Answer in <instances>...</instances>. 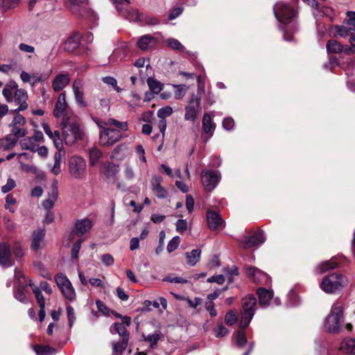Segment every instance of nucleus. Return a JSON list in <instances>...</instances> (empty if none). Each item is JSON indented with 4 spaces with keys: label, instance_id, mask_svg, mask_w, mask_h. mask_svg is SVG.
<instances>
[{
    "label": "nucleus",
    "instance_id": "nucleus-32",
    "mask_svg": "<svg viewBox=\"0 0 355 355\" xmlns=\"http://www.w3.org/2000/svg\"><path fill=\"white\" fill-rule=\"evenodd\" d=\"M44 237V232L42 230H38L33 232L32 239V248L37 250L41 245V243Z\"/></svg>",
    "mask_w": 355,
    "mask_h": 355
},
{
    "label": "nucleus",
    "instance_id": "nucleus-13",
    "mask_svg": "<svg viewBox=\"0 0 355 355\" xmlns=\"http://www.w3.org/2000/svg\"><path fill=\"white\" fill-rule=\"evenodd\" d=\"M162 178L158 175H153L150 180V187L153 193L159 198H166L167 191L161 185Z\"/></svg>",
    "mask_w": 355,
    "mask_h": 355
},
{
    "label": "nucleus",
    "instance_id": "nucleus-37",
    "mask_svg": "<svg viewBox=\"0 0 355 355\" xmlns=\"http://www.w3.org/2000/svg\"><path fill=\"white\" fill-rule=\"evenodd\" d=\"M327 50L329 53H342L343 45L335 40H330L327 43Z\"/></svg>",
    "mask_w": 355,
    "mask_h": 355
},
{
    "label": "nucleus",
    "instance_id": "nucleus-60",
    "mask_svg": "<svg viewBox=\"0 0 355 355\" xmlns=\"http://www.w3.org/2000/svg\"><path fill=\"white\" fill-rule=\"evenodd\" d=\"M214 332L216 337H223L227 334L228 330L222 324H219L214 328Z\"/></svg>",
    "mask_w": 355,
    "mask_h": 355
},
{
    "label": "nucleus",
    "instance_id": "nucleus-1",
    "mask_svg": "<svg viewBox=\"0 0 355 355\" xmlns=\"http://www.w3.org/2000/svg\"><path fill=\"white\" fill-rule=\"evenodd\" d=\"M344 302L338 300L331 306L328 315L326 317L324 327L330 333H338L344 323Z\"/></svg>",
    "mask_w": 355,
    "mask_h": 355
},
{
    "label": "nucleus",
    "instance_id": "nucleus-36",
    "mask_svg": "<svg viewBox=\"0 0 355 355\" xmlns=\"http://www.w3.org/2000/svg\"><path fill=\"white\" fill-rule=\"evenodd\" d=\"M17 138H14L11 135H8L4 138L0 139V148L8 150L12 148L16 144Z\"/></svg>",
    "mask_w": 355,
    "mask_h": 355
},
{
    "label": "nucleus",
    "instance_id": "nucleus-39",
    "mask_svg": "<svg viewBox=\"0 0 355 355\" xmlns=\"http://www.w3.org/2000/svg\"><path fill=\"white\" fill-rule=\"evenodd\" d=\"M19 144L22 149L29 150L32 152H36V143L33 141V139L27 137L21 139Z\"/></svg>",
    "mask_w": 355,
    "mask_h": 355
},
{
    "label": "nucleus",
    "instance_id": "nucleus-20",
    "mask_svg": "<svg viewBox=\"0 0 355 355\" xmlns=\"http://www.w3.org/2000/svg\"><path fill=\"white\" fill-rule=\"evenodd\" d=\"M72 89L76 103L83 107H86L87 103L83 98L82 81L78 79L75 80L72 85Z\"/></svg>",
    "mask_w": 355,
    "mask_h": 355
},
{
    "label": "nucleus",
    "instance_id": "nucleus-49",
    "mask_svg": "<svg viewBox=\"0 0 355 355\" xmlns=\"http://www.w3.org/2000/svg\"><path fill=\"white\" fill-rule=\"evenodd\" d=\"M10 126L12 128L10 135L12 136H13L14 138H17V140H18V139L19 137H24L27 133V131L26 129L21 128L19 125H10Z\"/></svg>",
    "mask_w": 355,
    "mask_h": 355
},
{
    "label": "nucleus",
    "instance_id": "nucleus-44",
    "mask_svg": "<svg viewBox=\"0 0 355 355\" xmlns=\"http://www.w3.org/2000/svg\"><path fill=\"white\" fill-rule=\"evenodd\" d=\"M147 83L150 91L155 94H159L162 89V84L153 78H148Z\"/></svg>",
    "mask_w": 355,
    "mask_h": 355
},
{
    "label": "nucleus",
    "instance_id": "nucleus-45",
    "mask_svg": "<svg viewBox=\"0 0 355 355\" xmlns=\"http://www.w3.org/2000/svg\"><path fill=\"white\" fill-rule=\"evenodd\" d=\"M20 78L24 83H30L33 86L36 83L41 80L40 76H31L28 73L25 71H22L20 74Z\"/></svg>",
    "mask_w": 355,
    "mask_h": 355
},
{
    "label": "nucleus",
    "instance_id": "nucleus-2",
    "mask_svg": "<svg viewBox=\"0 0 355 355\" xmlns=\"http://www.w3.org/2000/svg\"><path fill=\"white\" fill-rule=\"evenodd\" d=\"M63 139L67 145H72L83 139L84 132L76 117H66L61 121Z\"/></svg>",
    "mask_w": 355,
    "mask_h": 355
},
{
    "label": "nucleus",
    "instance_id": "nucleus-35",
    "mask_svg": "<svg viewBox=\"0 0 355 355\" xmlns=\"http://www.w3.org/2000/svg\"><path fill=\"white\" fill-rule=\"evenodd\" d=\"M339 263L336 261L335 259H332L329 261H324L320 263L317 268L318 270V273H323L329 269H333L336 267H338Z\"/></svg>",
    "mask_w": 355,
    "mask_h": 355
},
{
    "label": "nucleus",
    "instance_id": "nucleus-40",
    "mask_svg": "<svg viewBox=\"0 0 355 355\" xmlns=\"http://www.w3.org/2000/svg\"><path fill=\"white\" fill-rule=\"evenodd\" d=\"M34 350L37 355H53L56 353V350L47 345L35 346Z\"/></svg>",
    "mask_w": 355,
    "mask_h": 355
},
{
    "label": "nucleus",
    "instance_id": "nucleus-58",
    "mask_svg": "<svg viewBox=\"0 0 355 355\" xmlns=\"http://www.w3.org/2000/svg\"><path fill=\"white\" fill-rule=\"evenodd\" d=\"M180 243V239L179 236H174L168 243L167 245V251L168 252H172L175 250L179 246Z\"/></svg>",
    "mask_w": 355,
    "mask_h": 355
},
{
    "label": "nucleus",
    "instance_id": "nucleus-56",
    "mask_svg": "<svg viewBox=\"0 0 355 355\" xmlns=\"http://www.w3.org/2000/svg\"><path fill=\"white\" fill-rule=\"evenodd\" d=\"M173 114V108L170 106H165L157 111V116L159 119H166V117Z\"/></svg>",
    "mask_w": 355,
    "mask_h": 355
},
{
    "label": "nucleus",
    "instance_id": "nucleus-52",
    "mask_svg": "<svg viewBox=\"0 0 355 355\" xmlns=\"http://www.w3.org/2000/svg\"><path fill=\"white\" fill-rule=\"evenodd\" d=\"M25 286H19L14 291L15 297L21 302L25 303L27 300L25 293Z\"/></svg>",
    "mask_w": 355,
    "mask_h": 355
},
{
    "label": "nucleus",
    "instance_id": "nucleus-41",
    "mask_svg": "<svg viewBox=\"0 0 355 355\" xmlns=\"http://www.w3.org/2000/svg\"><path fill=\"white\" fill-rule=\"evenodd\" d=\"M60 291L64 297L67 300H73L75 299L76 292L71 282H69V285L62 287Z\"/></svg>",
    "mask_w": 355,
    "mask_h": 355
},
{
    "label": "nucleus",
    "instance_id": "nucleus-42",
    "mask_svg": "<svg viewBox=\"0 0 355 355\" xmlns=\"http://www.w3.org/2000/svg\"><path fill=\"white\" fill-rule=\"evenodd\" d=\"M89 155L90 165L94 166L98 162L100 158L102 156V153L99 149L96 148H92L89 150Z\"/></svg>",
    "mask_w": 355,
    "mask_h": 355
},
{
    "label": "nucleus",
    "instance_id": "nucleus-5",
    "mask_svg": "<svg viewBox=\"0 0 355 355\" xmlns=\"http://www.w3.org/2000/svg\"><path fill=\"white\" fill-rule=\"evenodd\" d=\"M69 173L74 179L83 180L86 178L87 164L80 156H73L68 162Z\"/></svg>",
    "mask_w": 355,
    "mask_h": 355
},
{
    "label": "nucleus",
    "instance_id": "nucleus-26",
    "mask_svg": "<svg viewBox=\"0 0 355 355\" xmlns=\"http://www.w3.org/2000/svg\"><path fill=\"white\" fill-rule=\"evenodd\" d=\"M157 40L150 35H144L137 42L138 46L143 51L148 50L155 46Z\"/></svg>",
    "mask_w": 355,
    "mask_h": 355
},
{
    "label": "nucleus",
    "instance_id": "nucleus-18",
    "mask_svg": "<svg viewBox=\"0 0 355 355\" xmlns=\"http://www.w3.org/2000/svg\"><path fill=\"white\" fill-rule=\"evenodd\" d=\"M10 249L6 243H0V265L7 268L12 265Z\"/></svg>",
    "mask_w": 355,
    "mask_h": 355
},
{
    "label": "nucleus",
    "instance_id": "nucleus-61",
    "mask_svg": "<svg viewBox=\"0 0 355 355\" xmlns=\"http://www.w3.org/2000/svg\"><path fill=\"white\" fill-rule=\"evenodd\" d=\"M135 152H136V154H137L139 161L141 162L142 163H146V158L145 156V150H144V147L142 146V145H141V144L137 145L135 147Z\"/></svg>",
    "mask_w": 355,
    "mask_h": 355
},
{
    "label": "nucleus",
    "instance_id": "nucleus-51",
    "mask_svg": "<svg viewBox=\"0 0 355 355\" xmlns=\"http://www.w3.org/2000/svg\"><path fill=\"white\" fill-rule=\"evenodd\" d=\"M236 345L239 347H243L247 343V337L243 330H239L236 334Z\"/></svg>",
    "mask_w": 355,
    "mask_h": 355
},
{
    "label": "nucleus",
    "instance_id": "nucleus-63",
    "mask_svg": "<svg viewBox=\"0 0 355 355\" xmlns=\"http://www.w3.org/2000/svg\"><path fill=\"white\" fill-rule=\"evenodd\" d=\"M123 173H124V175L127 180H131L135 177L134 170H133L132 167L128 164H125V168H124Z\"/></svg>",
    "mask_w": 355,
    "mask_h": 355
},
{
    "label": "nucleus",
    "instance_id": "nucleus-19",
    "mask_svg": "<svg viewBox=\"0 0 355 355\" xmlns=\"http://www.w3.org/2000/svg\"><path fill=\"white\" fill-rule=\"evenodd\" d=\"M207 220L209 228L211 230H217L223 225V220L215 211L209 210L207 212Z\"/></svg>",
    "mask_w": 355,
    "mask_h": 355
},
{
    "label": "nucleus",
    "instance_id": "nucleus-9",
    "mask_svg": "<svg viewBox=\"0 0 355 355\" xmlns=\"http://www.w3.org/2000/svg\"><path fill=\"white\" fill-rule=\"evenodd\" d=\"M200 101V96L193 95L189 105L185 107L184 119L186 121H194L197 119L198 114L201 112Z\"/></svg>",
    "mask_w": 355,
    "mask_h": 355
},
{
    "label": "nucleus",
    "instance_id": "nucleus-8",
    "mask_svg": "<svg viewBox=\"0 0 355 355\" xmlns=\"http://www.w3.org/2000/svg\"><path fill=\"white\" fill-rule=\"evenodd\" d=\"M118 12L129 21L139 19V13L136 10H128L126 8L130 3L129 0H111Z\"/></svg>",
    "mask_w": 355,
    "mask_h": 355
},
{
    "label": "nucleus",
    "instance_id": "nucleus-53",
    "mask_svg": "<svg viewBox=\"0 0 355 355\" xmlns=\"http://www.w3.org/2000/svg\"><path fill=\"white\" fill-rule=\"evenodd\" d=\"M238 317L235 311L231 310L227 312L225 316V322L228 325H233L236 323Z\"/></svg>",
    "mask_w": 355,
    "mask_h": 355
},
{
    "label": "nucleus",
    "instance_id": "nucleus-22",
    "mask_svg": "<svg viewBox=\"0 0 355 355\" xmlns=\"http://www.w3.org/2000/svg\"><path fill=\"white\" fill-rule=\"evenodd\" d=\"M119 166L114 163H105L101 168V173L105 178H113L119 173Z\"/></svg>",
    "mask_w": 355,
    "mask_h": 355
},
{
    "label": "nucleus",
    "instance_id": "nucleus-6",
    "mask_svg": "<svg viewBox=\"0 0 355 355\" xmlns=\"http://www.w3.org/2000/svg\"><path fill=\"white\" fill-rule=\"evenodd\" d=\"M220 179V173L218 171L205 169L200 174L202 188L207 192L212 191L217 187Z\"/></svg>",
    "mask_w": 355,
    "mask_h": 355
},
{
    "label": "nucleus",
    "instance_id": "nucleus-17",
    "mask_svg": "<svg viewBox=\"0 0 355 355\" xmlns=\"http://www.w3.org/2000/svg\"><path fill=\"white\" fill-rule=\"evenodd\" d=\"M70 82L68 73H60L57 75L52 83V87L55 92H58L67 87Z\"/></svg>",
    "mask_w": 355,
    "mask_h": 355
},
{
    "label": "nucleus",
    "instance_id": "nucleus-46",
    "mask_svg": "<svg viewBox=\"0 0 355 355\" xmlns=\"http://www.w3.org/2000/svg\"><path fill=\"white\" fill-rule=\"evenodd\" d=\"M58 196L56 193H49V198L44 200L42 203L43 207L46 211H50L54 206L55 202L57 200Z\"/></svg>",
    "mask_w": 355,
    "mask_h": 355
},
{
    "label": "nucleus",
    "instance_id": "nucleus-62",
    "mask_svg": "<svg viewBox=\"0 0 355 355\" xmlns=\"http://www.w3.org/2000/svg\"><path fill=\"white\" fill-rule=\"evenodd\" d=\"M348 19L344 21V23L347 24L349 26H353L352 29L355 31V12L354 11H347L346 13Z\"/></svg>",
    "mask_w": 355,
    "mask_h": 355
},
{
    "label": "nucleus",
    "instance_id": "nucleus-27",
    "mask_svg": "<svg viewBox=\"0 0 355 355\" xmlns=\"http://www.w3.org/2000/svg\"><path fill=\"white\" fill-rule=\"evenodd\" d=\"M340 349L345 354H355V338H345L340 343Z\"/></svg>",
    "mask_w": 355,
    "mask_h": 355
},
{
    "label": "nucleus",
    "instance_id": "nucleus-4",
    "mask_svg": "<svg viewBox=\"0 0 355 355\" xmlns=\"http://www.w3.org/2000/svg\"><path fill=\"white\" fill-rule=\"evenodd\" d=\"M256 307L257 299L254 295H249L243 298L239 322L241 329H245L250 324L254 315Z\"/></svg>",
    "mask_w": 355,
    "mask_h": 355
},
{
    "label": "nucleus",
    "instance_id": "nucleus-23",
    "mask_svg": "<svg viewBox=\"0 0 355 355\" xmlns=\"http://www.w3.org/2000/svg\"><path fill=\"white\" fill-rule=\"evenodd\" d=\"M92 227V221L88 218L76 220L75 223V231L78 236H83Z\"/></svg>",
    "mask_w": 355,
    "mask_h": 355
},
{
    "label": "nucleus",
    "instance_id": "nucleus-33",
    "mask_svg": "<svg viewBox=\"0 0 355 355\" xmlns=\"http://www.w3.org/2000/svg\"><path fill=\"white\" fill-rule=\"evenodd\" d=\"M114 329L112 327H110V332L114 334V332L117 333L120 336L123 338H127V340H129V333L124 324H120L119 322H115L113 324Z\"/></svg>",
    "mask_w": 355,
    "mask_h": 355
},
{
    "label": "nucleus",
    "instance_id": "nucleus-7",
    "mask_svg": "<svg viewBox=\"0 0 355 355\" xmlns=\"http://www.w3.org/2000/svg\"><path fill=\"white\" fill-rule=\"evenodd\" d=\"M276 19L282 24L288 23L295 15L293 8L288 3L278 2L273 7Z\"/></svg>",
    "mask_w": 355,
    "mask_h": 355
},
{
    "label": "nucleus",
    "instance_id": "nucleus-21",
    "mask_svg": "<svg viewBox=\"0 0 355 355\" xmlns=\"http://www.w3.org/2000/svg\"><path fill=\"white\" fill-rule=\"evenodd\" d=\"M42 126L45 133L53 141L56 149L62 148V140L60 138L59 131L55 130L53 132L51 128L46 123H44Z\"/></svg>",
    "mask_w": 355,
    "mask_h": 355
},
{
    "label": "nucleus",
    "instance_id": "nucleus-55",
    "mask_svg": "<svg viewBox=\"0 0 355 355\" xmlns=\"http://www.w3.org/2000/svg\"><path fill=\"white\" fill-rule=\"evenodd\" d=\"M55 281L60 289L63 286L69 285L70 282L67 276L62 273L58 274L57 275H55Z\"/></svg>",
    "mask_w": 355,
    "mask_h": 355
},
{
    "label": "nucleus",
    "instance_id": "nucleus-29",
    "mask_svg": "<svg viewBox=\"0 0 355 355\" xmlns=\"http://www.w3.org/2000/svg\"><path fill=\"white\" fill-rule=\"evenodd\" d=\"M58 151L54 155V164L51 168V172L57 175L61 173V160L64 155V151L61 149H57Z\"/></svg>",
    "mask_w": 355,
    "mask_h": 355
},
{
    "label": "nucleus",
    "instance_id": "nucleus-11",
    "mask_svg": "<svg viewBox=\"0 0 355 355\" xmlns=\"http://www.w3.org/2000/svg\"><path fill=\"white\" fill-rule=\"evenodd\" d=\"M264 241L265 238L263 232L259 230L251 236H245L240 245L243 248H250L263 243Z\"/></svg>",
    "mask_w": 355,
    "mask_h": 355
},
{
    "label": "nucleus",
    "instance_id": "nucleus-47",
    "mask_svg": "<svg viewBox=\"0 0 355 355\" xmlns=\"http://www.w3.org/2000/svg\"><path fill=\"white\" fill-rule=\"evenodd\" d=\"M175 88V96L177 99H182L189 89V87L186 85H173Z\"/></svg>",
    "mask_w": 355,
    "mask_h": 355
},
{
    "label": "nucleus",
    "instance_id": "nucleus-34",
    "mask_svg": "<svg viewBox=\"0 0 355 355\" xmlns=\"http://www.w3.org/2000/svg\"><path fill=\"white\" fill-rule=\"evenodd\" d=\"M17 89V85L15 83H10L6 85L3 89V95L6 98L7 102L10 103L12 101V97L15 94V90Z\"/></svg>",
    "mask_w": 355,
    "mask_h": 355
},
{
    "label": "nucleus",
    "instance_id": "nucleus-31",
    "mask_svg": "<svg viewBox=\"0 0 355 355\" xmlns=\"http://www.w3.org/2000/svg\"><path fill=\"white\" fill-rule=\"evenodd\" d=\"M28 285L31 287L39 306H45V300L42 294L40 288L33 283L32 280L28 281Z\"/></svg>",
    "mask_w": 355,
    "mask_h": 355
},
{
    "label": "nucleus",
    "instance_id": "nucleus-50",
    "mask_svg": "<svg viewBox=\"0 0 355 355\" xmlns=\"http://www.w3.org/2000/svg\"><path fill=\"white\" fill-rule=\"evenodd\" d=\"M130 99L129 100V101L128 103L129 107H130L131 108H134L135 109L136 107L141 106V97L139 96V94L132 92L130 95Z\"/></svg>",
    "mask_w": 355,
    "mask_h": 355
},
{
    "label": "nucleus",
    "instance_id": "nucleus-14",
    "mask_svg": "<svg viewBox=\"0 0 355 355\" xmlns=\"http://www.w3.org/2000/svg\"><path fill=\"white\" fill-rule=\"evenodd\" d=\"M246 272L254 282L260 284H268L270 282V279L267 274L255 267L246 268Z\"/></svg>",
    "mask_w": 355,
    "mask_h": 355
},
{
    "label": "nucleus",
    "instance_id": "nucleus-12",
    "mask_svg": "<svg viewBox=\"0 0 355 355\" xmlns=\"http://www.w3.org/2000/svg\"><path fill=\"white\" fill-rule=\"evenodd\" d=\"M67 103L66 101V96L64 93H61L59 94L55 109L53 110V115L55 118L60 119L62 117V120L64 116L70 117L67 112Z\"/></svg>",
    "mask_w": 355,
    "mask_h": 355
},
{
    "label": "nucleus",
    "instance_id": "nucleus-10",
    "mask_svg": "<svg viewBox=\"0 0 355 355\" xmlns=\"http://www.w3.org/2000/svg\"><path fill=\"white\" fill-rule=\"evenodd\" d=\"M122 135L121 131L112 128H106L103 131L100 132L99 140L103 146L113 145L119 141Z\"/></svg>",
    "mask_w": 355,
    "mask_h": 355
},
{
    "label": "nucleus",
    "instance_id": "nucleus-64",
    "mask_svg": "<svg viewBox=\"0 0 355 355\" xmlns=\"http://www.w3.org/2000/svg\"><path fill=\"white\" fill-rule=\"evenodd\" d=\"M26 123V119L25 118L19 114H16L14 118H13V120L12 121V123L10 124V125H19V126H23Z\"/></svg>",
    "mask_w": 355,
    "mask_h": 355
},
{
    "label": "nucleus",
    "instance_id": "nucleus-48",
    "mask_svg": "<svg viewBox=\"0 0 355 355\" xmlns=\"http://www.w3.org/2000/svg\"><path fill=\"white\" fill-rule=\"evenodd\" d=\"M107 124H108L109 127L114 126L119 130L120 131L123 130L125 131L128 130V124L126 122H120L114 119H108L107 120Z\"/></svg>",
    "mask_w": 355,
    "mask_h": 355
},
{
    "label": "nucleus",
    "instance_id": "nucleus-38",
    "mask_svg": "<svg viewBox=\"0 0 355 355\" xmlns=\"http://www.w3.org/2000/svg\"><path fill=\"white\" fill-rule=\"evenodd\" d=\"M128 343L127 338H123L121 342H114L112 343L113 353L115 355H121L126 349Z\"/></svg>",
    "mask_w": 355,
    "mask_h": 355
},
{
    "label": "nucleus",
    "instance_id": "nucleus-59",
    "mask_svg": "<svg viewBox=\"0 0 355 355\" xmlns=\"http://www.w3.org/2000/svg\"><path fill=\"white\" fill-rule=\"evenodd\" d=\"M83 242V239H80L78 240L72 246L71 248V257L74 259H77L78 257V252L80 251L81 244Z\"/></svg>",
    "mask_w": 355,
    "mask_h": 355
},
{
    "label": "nucleus",
    "instance_id": "nucleus-30",
    "mask_svg": "<svg viewBox=\"0 0 355 355\" xmlns=\"http://www.w3.org/2000/svg\"><path fill=\"white\" fill-rule=\"evenodd\" d=\"M201 250L200 249H195L190 252L185 254L187 258V263L191 266H195L200 260Z\"/></svg>",
    "mask_w": 355,
    "mask_h": 355
},
{
    "label": "nucleus",
    "instance_id": "nucleus-57",
    "mask_svg": "<svg viewBox=\"0 0 355 355\" xmlns=\"http://www.w3.org/2000/svg\"><path fill=\"white\" fill-rule=\"evenodd\" d=\"M160 339V332L157 331L144 337V340L150 343V347H154Z\"/></svg>",
    "mask_w": 355,
    "mask_h": 355
},
{
    "label": "nucleus",
    "instance_id": "nucleus-25",
    "mask_svg": "<svg viewBox=\"0 0 355 355\" xmlns=\"http://www.w3.org/2000/svg\"><path fill=\"white\" fill-rule=\"evenodd\" d=\"M80 42V35L78 33H75L66 41L64 44V49L67 51L72 52L78 47Z\"/></svg>",
    "mask_w": 355,
    "mask_h": 355
},
{
    "label": "nucleus",
    "instance_id": "nucleus-16",
    "mask_svg": "<svg viewBox=\"0 0 355 355\" xmlns=\"http://www.w3.org/2000/svg\"><path fill=\"white\" fill-rule=\"evenodd\" d=\"M14 98L16 104L18 105L19 107L16 110L12 111V112L25 110L28 107V104L26 103L28 94L25 90L21 89H17L15 90Z\"/></svg>",
    "mask_w": 355,
    "mask_h": 355
},
{
    "label": "nucleus",
    "instance_id": "nucleus-3",
    "mask_svg": "<svg viewBox=\"0 0 355 355\" xmlns=\"http://www.w3.org/2000/svg\"><path fill=\"white\" fill-rule=\"evenodd\" d=\"M348 283V279L345 276L334 272L324 277L320 288L326 293L332 294L340 291Z\"/></svg>",
    "mask_w": 355,
    "mask_h": 355
},
{
    "label": "nucleus",
    "instance_id": "nucleus-54",
    "mask_svg": "<svg viewBox=\"0 0 355 355\" xmlns=\"http://www.w3.org/2000/svg\"><path fill=\"white\" fill-rule=\"evenodd\" d=\"M166 44L171 48L183 52L185 49L184 46L176 39L169 38L166 40Z\"/></svg>",
    "mask_w": 355,
    "mask_h": 355
},
{
    "label": "nucleus",
    "instance_id": "nucleus-28",
    "mask_svg": "<svg viewBox=\"0 0 355 355\" xmlns=\"http://www.w3.org/2000/svg\"><path fill=\"white\" fill-rule=\"evenodd\" d=\"M134 65L139 69L144 68V66L146 67L145 73L143 72L141 69L139 70L140 76L142 80H144L147 76L151 74L152 68L150 67L148 60V63L146 64V60L143 58H140L135 61Z\"/></svg>",
    "mask_w": 355,
    "mask_h": 355
},
{
    "label": "nucleus",
    "instance_id": "nucleus-15",
    "mask_svg": "<svg viewBox=\"0 0 355 355\" xmlns=\"http://www.w3.org/2000/svg\"><path fill=\"white\" fill-rule=\"evenodd\" d=\"M202 129L204 133L206 135V136L203 137V139L205 142H207L208 139L212 137L215 130V125L212 122L211 116L207 113H205L203 116Z\"/></svg>",
    "mask_w": 355,
    "mask_h": 355
},
{
    "label": "nucleus",
    "instance_id": "nucleus-24",
    "mask_svg": "<svg viewBox=\"0 0 355 355\" xmlns=\"http://www.w3.org/2000/svg\"><path fill=\"white\" fill-rule=\"evenodd\" d=\"M257 293L259 296L260 306L262 307H266L268 306L269 302L272 297V291L268 289L259 288L257 289Z\"/></svg>",
    "mask_w": 355,
    "mask_h": 355
},
{
    "label": "nucleus",
    "instance_id": "nucleus-43",
    "mask_svg": "<svg viewBox=\"0 0 355 355\" xmlns=\"http://www.w3.org/2000/svg\"><path fill=\"white\" fill-rule=\"evenodd\" d=\"M352 27L353 26H350V28H347L343 25H340V26L336 25L332 28V31H335L337 35H338L340 37H346L352 35L350 33V31H352ZM352 31H354V30L352 29Z\"/></svg>",
    "mask_w": 355,
    "mask_h": 355
}]
</instances>
